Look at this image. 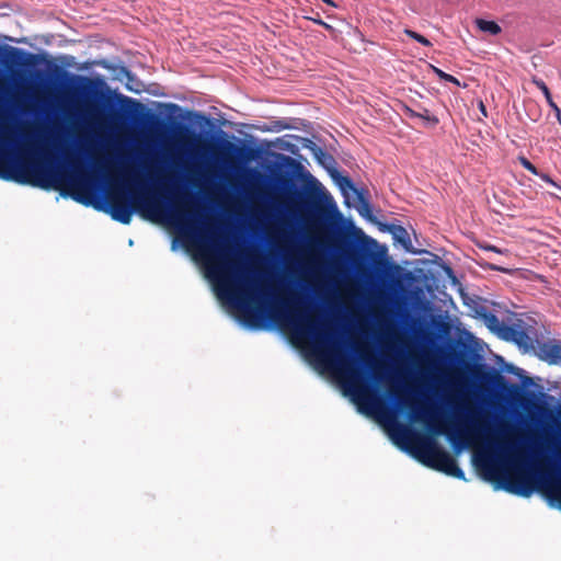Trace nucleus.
<instances>
[{
  "mask_svg": "<svg viewBox=\"0 0 561 561\" xmlns=\"http://www.w3.org/2000/svg\"><path fill=\"white\" fill-rule=\"evenodd\" d=\"M280 324L287 323L293 329L295 337L304 340L312 337L317 344L324 346L319 351V357L322 362L336 364L342 375L345 377L353 391L366 402L374 401L373 393L368 386L363 383L362 375L351 363L340 357L335 343H331V335L325 325L316 321L310 314L301 309H293L288 313L277 312Z\"/></svg>",
  "mask_w": 561,
  "mask_h": 561,
  "instance_id": "obj_1",
  "label": "nucleus"
},
{
  "mask_svg": "<svg viewBox=\"0 0 561 561\" xmlns=\"http://www.w3.org/2000/svg\"><path fill=\"white\" fill-rule=\"evenodd\" d=\"M107 206V211L111 217L124 225L130 222L134 211H140L144 217L150 219L163 217L169 220L174 219L181 225L188 226L187 218L182 211L176 208L168 211L152 195L135 190H122L116 194L110 195Z\"/></svg>",
  "mask_w": 561,
  "mask_h": 561,
  "instance_id": "obj_2",
  "label": "nucleus"
},
{
  "mask_svg": "<svg viewBox=\"0 0 561 561\" xmlns=\"http://www.w3.org/2000/svg\"><path fill=\"white\" fill-rule=\"evenodd\" d=\"M0 179L44 190L59 188L62 182L61 178L47 170L39 161L25 158L9 161L0 157Z\"/></svg>",
  "mask_w": 561,
  "mask_h": 561,
  "instance_id": "obj_3",
  "label": "nucleus"
},
{
  "mask_svg": "<svg viewBox=\"0 0 561 561\" xmlns=\"http://www.w3.org/2000/svg\"><path fill=\"white\" fill-rule=\"evenodd\" d=\"M404 432L408 442L415 449V456L422 463L447 476L465 479V473L456 459L442 449L433 437L410 430H404Z\"/></svg>",
  "mask_w": 561,
  "mask_h": 561,
  "instance_id": "obj_4",
  "label": "nucleus"
},
{
  "mask_svg": "<svg viewBox=\"0 0 561 561\" xmlns=\"http://www.w3.org/2000/svg\"><path fill=\"white\" fill-rule=\"evenodd\" d=\"M201 247L206 253L213 254L218 261L209 272L219 279V284L217 286L218 295L231 300L241 301L239 291L234 286L239 267L237 263L230 259L229 251L221 247L215 237L210 238V242L208 244L204 243L201 244Z\"/></svg>",
  "mask_w": 561,
  "mask_h": 561,
  "instance_id": "obj_5",
  "label": "nucleus"
},
{
  "mask_svg": "<svg viewBox=\"0 0 561 561\" xmlns=\"http://www.w3.org/2000/svg\"><path fill=\"white\" fill-rule=\"evenodd\" d=\"M390 394L401 404L405 405V407H409L410 410L412 411L413 413V416L417 420H422L424 422H426L428 428L434 433V434H443V433H446L448 435V438L450 440H454V436L451 435L450 432H448L447 430H445L444 427H442L440 425H438L436 423V419L428 413L427 410H425L424 408L422 407H416L415 404L407 401L403 399L402 397V393L401 391L399 390H391L390 391Z\"/></svg>",
  "mask_w": 561,
  "mask_h": 561,
  "instance_id": "obj_6",
  "label": "nucleus"
},
{
  "mask_svg": "<svg viewBox=\"0 0 561 561\" xmlns=\"http://www.w3.org/2000/svg\"><path fill=\"white\" fill-rule=\"evenodd\" d=\"M331 176L344 194H346L347 190H351L354 194H356L360 205V214H364V211L368 214L370 211V204L368 199L364 196L363 191H358L355 187L350 176L341 174L337 170H333L331 172Z\"/></svg>",
  "mask_w": 561,
  "mask_h": 561,
  "instance_id": "obj_7",
  "label": "nucleus"
},
{
  "mask_svg": "<svg viewBox=\"0 0 561 561\" xmlns=\"http://www.w3.org/2000/svg\"><path fill=\"white\" fill-rule=\"evenodd\" d=\"M504 489L520 496H530L535 491V482L526 476H516L507 479Z\"/></svg>",
  "mask_w": 561,
  "mask_h": 561,
  "instance_id": "obj_8",
  "label": "nucleus"
},
{
  "mask_svg": "<svg viewBox=\"0 0 561 561\" xmlns=\"http://www.w3.org/2000/svg\"><path fill=\"white\" fill-rule=\"evenodd\" d=\"M69 185L73 190L71 196L75 201L89 204L85 197L91 194L89 180L85 173H75L69 178Z\"/></svg>",
  "mask_w": 561,
  "mask_h": 561,
  "instance_id": "obj_9",
  "label": "nucleus"
},
{
  "mask_svg": "<svg viewBox=\"0 0 561 561\" xmlns=\"http://www.w3.org/2000/svg\"><path fill=\"white\" fill-rule=\"evenodd\" d=\"M302 147L310 150V152L312 153L313 158L318 161V163L325 168L330 173L333 170H336V161L334 157L327 152L323 148L318 146L316 142L306 138L304 139Z\"/></svg>",
  "mask_w": 561,
  "mask_h": 561,
  "instance_id": "obj_10",
  "label": "nucleus"
},
{
  "mask_svg": "<svg viewBox=\"0 0 561 561\" xmlns=\"http://www.w3.org/2000/svg\"><path fill=\"white\" fill-rule=\"evenodd\" d=\"M485 322L488 327L492 331L502 332L504 336H512L516 342H519L520 339L525 335L523 331L514 329L512 327L504 325L500 322L499 318L493 313H488L484 316Z\"/></svg>",
  "mask_w": 561,
  "mask_h": 561,
  "instance_id": "obj_11",
  "label": "nucleus"
},
{
  "mask_svg": "<svg viewBox=\"0 0 561 561\" xmlns=\"http://www.w3.org/2000/svg\"><path fill=\"white\" fill-rule=\"evenodd\" d=\"M388 231L392 234L393 239L399 242L407 251H412V243L407 229L402 226L391 225Z\"/></svg>",
  "mask_w": 561,
  "mask_h": 561,
  "instance_id": "obj_12",
  "label": "nucleus"
},
{
  "mask_svg": "<svg viewBox=\"0 0 561 561\" xmlns=\"http://www.w3.org/2000/svg\"><path fill=\"white\" fill-rule=\"evenodd\" d=\"M540 352L550 364H561V344L545 343L541 345Z\"/></svg>",
  "mask_w": 561,
  "mask_h": 561,
  "instance_id": "obj_13",
  "label": "nucleus"
},
{
  "mask_svg": "<svg viewBox=\"0 0 561 561\" xmlns=\"http://www.w3.org/2000/svg\"><path fill=\"white\" fill-rule=\"evenodd\" d=\"M533 83L543 93L548 105L553 110L558 119H560L561 110L557 105V103L553 101L552 95H551L550 90L547 87V84L541 79H538V78H533Z\"/></svg>",
  "mask_w": 561,
  "mask_h": 561,
  "instance_id": "obj_14",
  "label": "nucleus"
},
{
  "mask_svg": "<svg viewBox=\"0 0 561 561\" xmlns=\"http://www.w3.org/2000/svg\"><path fill=\"white\" fill-rule=\"evenodd\" d=\"M476 24L478 28L482 32L490 33L492 35H497L501 33V26L494 21H488L484 19H477Z\"/></svg>",
  "mask_w": 561,
  "mask_h": 561,
  "instance_id": "obj_15",
  "label": "nucleus"
},
{
  "mask_svg": "<svg viewBox=\"0 0 561 561\" xmlns=\"http://www.w3.org/2000/svg\"><path fill=\"white\" fill-rule=\"evenodd\" d=\"M358 354H359L360 360L365 365H367L371 368L374 379L377 381L381 380V378H382L381 371H382L383 367L377 363H373L371 358L369 356H367L364 352L360 351Z\"/></svg>",
  "mask_w": 561,
  "mask_h": 561,
  "instance_id": "obj_16",
  "label": "nucleus"
},
{
  "mask_svg": "<svg viewBox=\"0 0 561 561\" xmlns=\"http://www.w3.org/2000/svg\"><path fill=\"white\" fill-rule=\"evenodd\" d=\"M22 56L27 57V64L33 65L35 62L36 56L32 54H25L19 48L10 47L9 48V57L13 60L21 58Z\"/></svg>",
  "mask_w": 561,
  "mask_h": 561,
  "instance_id": "obj_17",
  "label": "nucleus"
},
{
  "mask_svg": "<svg viewBox=\"0 0 561 561\" xmlns=\"http://www.w3.org/2000/svg\"><path fill=\"white\" fill-rule=\"evenodd\" d=\"M527 115L533 122H537L541 116V111L538 104L534 101L527 102Z\"/></svg>",
  "mask_w": 561,
  "mask_h": 561,
  "instance_id": "obj_18",
  "label": "nucleus"
},
{
  "mask_svg": "<svg viewBox=\"0 0 561 561\" xmlns=\"http://www.w3.org/2000/svg\"><path fill=\"white\" fill-rule=\"evenodd\" d=\"M431 67H432L433 71H434V73L439 79H442L444 81H447V82H451V83H454L456 85H460V82H459V80L456 77H454V76H451L449 73H446L445 71H443L442 69H439V68H437L435 66H431Z\"/></svg>",
  "mask_w": 561,
  "mask_h": 561,
  "instance_id": "obj_19",
  "label": "nucleus"
},
{
  "mask_svg": "<svg viewBox=\"0 0 561 561\" xmlns=\"http://www.w3.org/2000/svg\"><path fill=\"white\" fill-rule=\"evenodd\" d=\"M404 33L412 39L416 41L417 43L424 45V46H432V43L424 37L423 35L419 34L417 32H414L412 30L405 28Z\"/></svg>",
  "mask_w": 561,
  "mask_h": 561,
  "instance_id": "obj_20",
  "label": "nucleus"
},
{
  "mask_svg": "<svg viewBox=\"0 0 561 561\" xmlns=\"http://www.w3.org/2000/svg\"><path fill=\"white\" fill-rule=\"evenodd\" d=\"M290 128V125L284 121H273L271 122V126L266 128V130L271 131H280L284 129Z\"/></svg>",
  "mask_w": 561,
  "mask_h": 561,
  "instance_id": "obj_21",
  "label": "nucleus"
},
{
  "mask_svg": "<svg viewBox=\"0 0 561 561\" xmlns=\"http://www.w3.org/2000/svg\"><path fill=\"white\" fill-rule=\"evenodd\" d=\"M417 117L428 122L432 126L438 124V118L434 115H431L428 110H424L423 113L417 114Z\"/></svg>",
  "mask_w": 561,
  "mask_h": 561,
  "instance_id": "obj_22",
  "label": "nucleus"
},
{
  "mask_svg": "<svg viewBox=\"0 0 561 561\" xmlns=\"http://www.w3.org/2000/svg\"><path fill=\"white\" fill-rule=\"evenodd\" d=\"M519 162L520 164L527 170L529 171L530 173L535 174V175H538L539 174V171L538 169L525 157H520L519 158Z\"/></svg>",
  "mask_w": 561,
  "mask_h": 561,
  "instance_id": "obj_23",
  "label": "nucleus"
},
{
  "mask_svg": "<svg viewBox=\"0 0 561 561\" xmlns=\"http://www.w3.org/2000/svg\"><path fill=\"white\" fill-rule=\"evenodd\" d=\"M472 424H473V428L479 431V432H485L486 433L490 430L489 425H486L481 420H473Z\"/></svg>",
  "mask_w": 561,
  "mask_h": 561,
  "instance_id": "obj_24",
  "label": "nucleus"
},
{
  "mask_svg": "<svg viewBox=\"0 0 561 561\" xmlns=\"http://www.w3.org/2000/svg\"><path fill=\"white\" fill-rule=\"evenodd\" d=\"M477 245L482 249V250H485V251H493V252H496V253H501V250L497 249L495 245H491V244H486V243H477Z\"/></svg>",
  "mask_w": 561,
  "mask_h": 561,
  "instance_id": "obj_25",
  "label": "nucleus"
},
{
  "mask_svg": "<svg viewBox=\"0 0 561 561\" xmlns=\"http://www.w3.org/2000/svg\"><path fill=\"white\" fill-rule=\"evenodd\" d=\"M538 176H540L545 182H547L553 186H557L556 182L548 174L539 172Z\"/></svg>",
  "mask_w": 561,
  "mask_h": 561,
  "instance_id": "obj_26",
  "label": "nucleus"
},
{
  "mask_svg": "<svg viewBox=\"0 0 561 561\" xmlns=\"http://www.w3.org/2000/svg\"><path fill=\"white\" fill-rule=\"evenodd\" d=\"M121 72L128 79V81L134 80V75L126 67H123Z\"/></svg>",
  "mask_w": 561,
  "mask_h": 561,
  "instance_id": "obj_27",
  "label": "nucleus"
},
{
  "mask_svg": "<svg viewBox=\"0 0 561 561\" xmlns=\"http://www.w3.org/2000/svg\"><path fill=\"white\" fill-rule=\"evenodd\" d=\"M479 110L484 117H488L486 107L482 101H480L479 103Z\"/></svg>",
  "mask_w": 561,
  "mask_h": 561,
  "instance_id": "obj_28",
  "label": "nucleus"
},
{
  "mask_svg": "<svg viewBox=\"0 0 561 561\" xmlns=\"http://www.w3.org/2000/svg\"><path fill=\"white\" fill-rule=\"evenodd\" d=\"M407 112L409 114L410 117H417V112H414L413 110L411 108H407Z\"/></svg>",
  "mask_w": 561,
  "mask_h": 561,
  "instance_id": "obj_29",
  "label": "nucleus"
},
{
  "mask_svg": "<svg viewBox=\"0 0 561 561\" xmlns=\"http://www.w3.org/2000/svg\"><path fill=\"white\" fill-rule=\"evenodd\" d=\"M553 486H554V490L557 491V493L559 494L560 500H561V483H557Z\"/></svg>",
  "mask_w": 561,
  "mask_h": 561,
  "instance_id": "obj_30",
  "label": "nucleus"
},
{
  "mask_svg": "<svg viewBox=\"0 0 561 561\" xmlns=\"http://www.w3.org/2000/svg\"><path fill=\"white\" fill-rule=\"evenodd\" d=\"M123 101L131 102L134 105H137V106L139 105V103L137 101H134V100H131L129 98H126V96L123 98Z\"/></svg>",
  "mask_w": 561,
  "mask_h": 561,
  "instance_id": "obj_31",
  "label": "nucleus"
},
{
  "mask_svg": "<svg viewBox=\"0 0 561 561\" xmlns=\"http://www.w3.org/2000/svg\"><path fill=\"white\" fill-rule=\"evenodd\" d=\"M323 2L330 4V5H335L331 0H322Z\"/></svg>",
  "mask_w": 561,
  "mask_h": 561,
  "instance_id": "obj_32",
  "label": "nucleus"
},
{
  "mask_svg": "<svg viewBox=\"0 0 561 561\" xmlns=\"http://www.w3.org/2000/svg\"><path fill=\"white\" fill-rule=\"evenodd\" d=\"M260 294H261V295H263V296H265V293H264V290H263V289H261V290H260Z\"/></svg>",
  "mask_w": 561,
  "mask_h": 561,
  "instance_id": "obj_33",
  "label": "nucleus"
},
{
  "mask_svg": "<svg viewBox=\"0 0 561 561\" xmlns=\"http://www.w3.org/2000/svg\"><path fill=\"white\" fill-rule=\"evenodd\" d=\"M458 436L462 437L463 436L462 432H458Z\"/></svg>",
  "mask_w": 561,
  "mask_h": 561,
  "instance_id": "obj_34",
  "label": "nucleus"
},
{
  "mask_svg": "<svg viewBox=\"0 0 561 561\" xmlns=\"http://www.w3.org/2000/svg\"><path fill=\"white\" fill-rule=\"evenodd\" d=\"M129 91H134L133 88L128 87ZM135 92H138V90H135Z\"/></svg>",
  "mask_w": 561,
  "mask_h": 561,
  "instance_id": "obj_35",
  "label": "nucleus"
}]
</instances>
